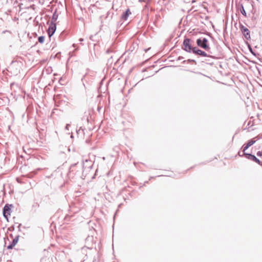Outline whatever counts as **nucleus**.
I'll return each instance as SVG.
<instances>
[{"label": "nucleus", "mask_w": 262, "mask_h": 262, "mask_svg": "<svg viewBox=\"0 0 262 262\" xmlns=\"http://www.w3.org/2000/svg\"><path fill=\"white\" fill-rule=\"evenodd\" d=\"M56 29V24L55 23L51 21L49 27L48 28V34L49 37H51L55 32Z\"/></svg>", "instance_id": "423d86ee"}, {"label": "nucleus", "mask_w": 262, "mask_h": 262, "mask_svg": "<svg viewBox=\"0 0 262 262\" xmlns=\"http://www.w3.org/2000/svg\"><path fill=\"white\" fill-rule=\"evenodd\" d=\"M38 40L40 43H43L45 40V37L43 36H40L38 37Z\"/></svg>", "instance_id": "9b49d317"}, {"label": "nucleus", "mask_w": 262, "mask_h": 262, "mask_svg": "<svg viewBox=\"0 0 262 262\" xmlns=\"http://www.w3.org/2000/svg\"><path fill=\"white\" fill-rule=\"evenodd\" d=\"M244 155L245 157L248 159L252 160L255 162V163L262 165V164L261 163L260 160L258 159L254 155L247 153H244Z\"/></svg>", "instance_id": "20e7f679"}, {"label": "nucleus", "mask_w": 262, "mask_h": 262, "mask_svg": "<svg viewBox=\"0 0 262 262\" xmlns=\"http://www.w3.org/2000/svg\"><path fill=\"white\" fill-rule=\"evenodd\" d=\"M132 12L129 9H128L122 15L121 18L123 20H126L128 17L131 15Z\"/></svg>", "instance_id": "1a4fd4ad"}, {"label": "nucleus", "mask_w": 262, "mask_h": 262, "mask_svg": "<svg viewBox=\"0 0 262 262\" xmlns=\"http://www.w3.org/2000/svg\"><path fill=\"white\" fill-rule=\"evenodd\" d=\"M192 51L193 53L201 55L203 57H207L208 56L206 53L204 51H202L201 50L199 49L196 47H194L192 49Z\"/></svg>", "instance_id": "6e6552de"}, {"label": "nucleus", "mask_w": 262, "mask_h": 262, "mask_svg": "<svg viewBox=\"0 0 262 262\" xmlns=\"http://www.w3.org/2000/svg\"><path fill=\"white\" fill-rule=\"evenodd\" d=\"M56 18L55 17L54 15H53V17H52V21L55 23V21H56Z\"/></svg>", "instance_id": "4468645a"}, {"label": "nucleus", "mask_w": 262, "mask_h": 262, "mask_svg": "<svg viewBox=\"0 0 262 262\" xmlns=\"http://www.w3.org/2000/svg\"><path fill=\"white\" fill-rule=\"evenodd\" d=\"M241 12L244 15V16H246V11L245 10H244V8L243 7L242 8V10H241Z\"/></svg>", "instance_id": "f8f14e48"}, {"label": "nucleus", "mask_w": 262, "mask_h": 262, "mask_svg": "<svg viewBox=\"0 0 262 262\" xmlns=\"http://www.w3.org/2000/svg\"><path fill=\"white\" fill-rule=\"evenodd\" d=\"M183 46H184V49L188 52H190L191 51H192V49L193 48L191 47V45H190V40L189 39H184V42H183Z\"/></svg>", "instance_id": "7ed1b4c3"}, {"label": "nucleus", "mask_w": 262, "mask_h": 262, "mask_svg": "<svg viewBox=\"0 0 262 262\" xmlns=\"http://www.w3.org/2000/svg\"><path fill=\"white\" fill-rule=\"evenodd\" d=\"M68 127H69V126H68V125H67V126H66L67 129H68Z\"/></svg>", "instance_id": "dca6fc26"}, {"label": "nucleus", "mask_w": 262, "mask_h": 262, "mask_svg": "<svg viewBox=\"0 0 262 262\" xmlns=\"http://www.w3.org/2000/svg\"><path fill=\"white\" fill-rule=\"evenodd\" d=\"M257 156L259 157H262V151H258L257 152Z\"/></svg>", "instance_id": "ddd939ff"}, {"label": "nucleus", "mask_w": 262, "mask_h": 262, "mask_svg": "<svg viewBox=\"0 0 262 262\" xmlns=\"http://www.w3.org/2000/svg\"><path fill=\"white\" fill-rule=\"evenodd\" d=\"M68 127H69V126H68V125H67V126H66L67 129H68Z\"/></svg>", "instance_id": "2eb2a0df"}, {"label": "nucleus", "mask_w": 262, "mask_h": 262, "mask_svg": "<svg viewBox=\"0 0 262 262\" xmlns=\"http://www.w3.org/2000/svg\"><path fill=\"white\" fill-rule=\"evenodd\" d=\"M255 139H260V138L258 136H257V137L249 140L247 144H244L243 151H245L249 147H250L251 146H252L253 144H254L255 143V142H256V140H255Z\"/></svg>", "instance_id": "39448f33"}, {"label": "nucleus", "mask_w": 262, "mask_h": 262, "mask_svg": "<svg viewBox=\"0 0 262 262\" xmlns=\"http://www.w3.org/2000/svg\"><path fill=\"white\" fill-rule=\"evenodd\" d=\"M196 44L197 45L208 51L210 49V48L209 47V46L208 45V40L205 38H204L203 39L202 38H199L196 40Z\"/></svg>", "instance_id": "f257e3e1"}, {"label": "nucleus", "mask_w": 262, "mask_h": 262, "mask_svg": "<svg viewBox=\"0 0 262 262\" xmlns=\"http://www.w3.org/2000/svg\"><path fill=\"white\" fill-rule=\"evenodd\" d=\"M18 237H16L15 238L13 239L12 243L9 246H8L7 248L8 249H12L18 243Z\"/></svg>", "instance_id": "9d476101"}, {"label": "nucleus", "mask_w": 262, "mask_h": 262, "mask_svg": "<svg viewBox=\"0 0 262 262\" xmlns=\"http://www.w3.org/2000/svg\"><path fill=\"white\" fill-rule=\"evenodd\" d=\"M241 30L243 33L244 35L246 37V39H248L250 38V31L249 29L246 27H245L243 25H241L240 27Z\"/></svg>", "instance_id": "0eeeda50"}, {"label": "nucleus", "mask_w": 262, "mask_h": 262, "mask_svg": "<svg viewBox=\"0 0 262 262\" xmlns=\"http://www.w3.org/2000/svg\"><path fill=\"white\" fill-rule=\"evenodd\" d=\"M12 205H6L4 208L3 209V215L4 217L8 220L9 217H10L11 212V207Z\"/></svg>", "instance_id": "f03ea898"}]
</instances>
